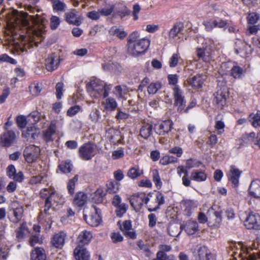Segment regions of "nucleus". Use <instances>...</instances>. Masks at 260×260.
I'll use <instances>...</instances> for the list:
<instances>
[{
    "label": "nucleus",
    "instance_id": "39448f33",
    "mask_svg": "<svg viewBox=\"0 0 260 260\" xmlns=\"http://www.w3.org/2000/svg\"><path fill=\"white\" fill-rule=\"evenodd\" d=\"M97 151L96 145L92 142H88L79 147L78 154L82 160H89L96 155Z\"/></svg>",
    "mask_w": 260,
    "mask_h": 260
},
{
    "label": "nucleus",
    "instance_id": "0eeeda50",
    "mask_svg": "<svg viewBox=\"0 0 260 260\" xmlns=\"http://www.w3.org/2000/svg\"><path fill=\"white\" fill-rule=\"evenodd\" d=\"M40 148L34 145L27 146L23 152L25 160L28 163H32L36 161L40 155Z\"/></svg>",
    "mask_w": 260,
    "mask_h": 260
},
{
    "label": "nucleus",
    "instance_id": "4468645a",
    "mask_svg": "<svg viewBox=\"0 0 260 260\" xmlns=\"http://www.w3.org/2000/svg\"><path fill=\"white\" fill-rule=\"evenodd\" d=\"M16 134L12 130H6L1 136L0 145L3 147L10 146L16 139Z\"/></svg>",
    "mask_w": 260,
    "mask_h": 260
},
{
    "label": "nucleus",
    "instance_id": "423d86ee",
    "mask_svg": "<svg viewBox=\"0 0 260 260\" xmlns=\"http://www.w3.org/2000/svg\"><path fill=\"white\" fill-rule=\"evenodd\" d=\"M173 95L174 100V105L177 107V111L181 113L186 106V101L183 92L178 86H175L173 88Z\"/></svg>",
    "mask_w": 260,
    "mask_h": 260
},
{
    "label": "nucleus",
    "instance_id": "412c9836",
    "mask_svg": "<svg viewBox=\"0 0 260 260\" xmlns=\"http://www.w3.org/2000/svg\"><path fill=\"white\" fill-rule=\"evenodd\" d=\"M7 175L9 178L18 182H20L23 180L22 172H19L17 173L15 168L13 165H10L7 168Z\"/></svg>",
    "mask_w": 260,
    "mask_h": 260
},
{
    "label": "nucleus",
    "instance_id": "603ef678",
    "mask_svg": "<svg viewBox=\"0 0 260 260\" xmlns=\"http://www.w3.org/2000/svg\"><path fill=\"white\" fill-rule=\"evenodd\" d=\"M66 6V4L59 0H57L52 3L53 8L56 11H64Z\"/></svg>",
    "mask_w": 260,
    "mask_h": 260
},
{
    "label": "nucleus",
    "instance_id": "bb28decb",
    "mask_svg": "<svg viewBox=\"0 0 260 260\" xmlns=\"http://www.w3.org/2000/svg\"><path fill=\"white\" fill-rule=\"evenodd\" d=\"M199 260H214V256L206 246H202L198 249Z\"/></svg>",
    "mask_w": 260,
    "mask_h": 260
},
{
    "label": "nucleus",
    "instance_id": "052dcab7",
    "mask_svg": "<svg viewBox=\"0 0 260 260\" xmlns=\"http://www.w3.org/2000/svg\"><path fill=\"white\" fill-rule=\"evenodd\" d=\"M100 116V111L96 109L92 111L89 114L90 119L94 123L96 122L99 120Z\"/></svg>",
    "mask_w": 260,
    "mask_h": 260
},
{
    "label": "nucleus",
    "instance_id": "a19ab883",
    "mask_svg": "<svg viewBox=\"0 0 260 260\" xmlns=\"http://www.w3.org/2000/svg\"><path fill=\"white\" fill-rule=\"evenodd\" d=\"M58 168L62 173H69L72 170L73 166L70 160H66L62 161L58 166Z\"/></svg>",
    "mask_w": 260,
    "mask_h": 260
},
{
    "label": "nucleus",
    "instance_id": "72a5a7b5",
    "mask_svg": "<svg viewBox=\"0 0 260 260\" xmlns=\"http://www.w3.org/2000/svg\"><path fill=\"white\" fill-rule=\"evenodd\" d=\"M30 258L31 260H46L45 250L42 248H36L32 251Z\"/></svg>",
    "mask_w": 260,
    "mask_h": 260
},
{
    "label": "nucleus",
    "instance_id": "6e6552de",
    "mask_svg": "<svg viewBox=\"0 0 260 260\" xmlns=\"http://www.w3.org/2000/svg\"><path fill=\"white\" fill-rule=\"evenodd\" d=\"M93 211L91 214H87L88 211H84L83 217L86 222L92 226H97L100 223L101 217L100 216L101 211L96 209L95 206H93Z\"/></svg>",
    "mask_w": 260,
    "mask_h": 260
},
{
    "label": "nucleus",
    "instance_id": "7ed1b4c3",
    "mask_svg": "<svg viewBox=\"0 0 260 260\" xmlns=\"http://www.w3.org/2000/svg\"><path fill=\"white\" fill-rule=\"evenodd\" d=\"M111 88L110 86H107L103 83L93 81L88 85L87 91L91 96L95 99L100 97L105 98L108 96Z\"/></svg>",
    "mask_w": 260,
    "mask_h": 260
},
{
    "label": "nucleus",
    "instance_id": "bf43d9fd",
    "mask_svg": "<svg viewBox=\"0 0 260 260\" xmlns=\"http://www.w3.org/2000/svg\"><path fill=\"white\" fill-rule=\"evenodd\" d=\"M63 88V84L61 82H58L56 84V95L57 99L60 100L62 95V91Z\"/></svg>",
    "mask_w": 260,
    "mask_h": 260
},
{
    "label": "nucleus",
    "instance_id": "473e14b6",
    "mask_svg": "<svg viewBox=\"0 0 260 260\" xmlns=\"http://www.w3.org/2000/svg\"><path fill=\"white\" fill-rule=\"evenodd\" d=\"M56 131V125L55 123H51L48 127L43 131V139L46 142L52 141V137L54 135Z\"/></svg>",
    "mask_w": 260,
    "mask_h": 260
},
{
    "label": "nucleus",
    "instance_id": "f3484780",
    "mask_svg": "<svg viewBox=\"0 0 260 260\" xmlns=\"http://www.w3.org/2000/svg\"><path fill=\"white\" fill-rule=\"evenodd\" d=\"M181 204L184 208V214L188 217L191 215L192 212L198 206L197 201L188 199L182 200L181 202Z\"/></svg>",
    "mask_w": 260,
    "mask_h": 260
},
{
    "label": "nucleus",
    "instance_id": "680f3d73",
    "mask_svg": "<svg viewBox=\"0 0 260 260\" xmlns=\"http://www.w3.org/2000/svg\"><path fill=\"white\" fill-rule=\"evenodd\" d=\"M16 122L19 127L24 128L26 125V118L24 116H19L17 117Z\"/></svg>",
    "mask_w": 260,
    "mask_h": 260
},
{
    "label": "nucleus",
    "instance_id": "f8f14e48",
    "mask_svg": "<svg viewBox=\"0 0 260 260\" xmlns=\"http://www.w3.org/2000/svg\"><path fill=\"white\" fill-rule=\"evenodd\" d=\"M55 195V192L54 189H49L44 188L40 191V196L42 198H46L45 208L44 212L46 214H48V211L51 207V202L54 200V198Z\"/></svg>",
    "mask_w": 260,
    "mask_h": 260
},
{
    "label": "nucleus",
    "instance_id": "2eb2a0df",
    "mask_svg": "<svg viewBox=\"0 0 260 260\" xmlns=\"http://www.w3.org/2000/svg\"><path fill=\"white\" fill-rule=\"evenodd\" d=\"M59 56L55 53L50 54L45 60L46 69L52 72L57 69L59 64Z\"/></svg>",
    "mask_w": 260,
    "mask_h": 260
},
{
    "label": "nucleus",
    "instance_id": "7c9ffc66",
    "mask_svg": "<svg viewBox=\"0 0 260 260\" xmlns=\"http://www.w3.org/2000/svg\"><path fill=\"white\" fill-rule=\"evenodd\" d=\"M120 230L125 233V235L127 237L132 238L135 239L136 238V233L131 231L132 230V223L130 220H125L123 222L122 226L120 227Z\"/></svg>",
    "mask_w": 260,
    "mask_h": 260
},
{
    "label": "nucleus",
    "instance_id": "09e8293b",
    "mask_svg": "<svg viewBox=\"0 0 260 260\" xmlns=\"http://www.w3.org/2000/svg\"><path fill=\"white\" fill-rule=\"evenodd\" d=\"M161 87V84L160 82H152L151 83L147 88V91L149 94H155Z\"/></svg>",
    "mask_w": 260,
    "mask_h": 260
},
{
    "label": "nucleus",
    "instance_id": "c9c22d12",
    "mask_svg": "<svg viewBox=\"0 0 260 260\" xmlns=\"http://www.w3.org/2000/svg\"><path fill=\"white\" fill-rule=\"evenodd\" d=\"M197 55L199 59L206 62H208L212 59L211 53L204 48H198Z\"/></svg>",
    "mask_w": 260,
    "mask_h": 260
},
{
    "label": "nucleus",
    "instance_id": "2f4dec72",
    "mask_svg": "<svg viewBox=\"0 0 260 260\" xmlns=\"http://www.w3.org/2000/svg\"><path fill=\"white\" fill-rule=\"evenodd\" d=\"M109 34L110 36H116L120 39H123L127 35L123 28L117 26L111 27L109 30Z\"/></svg>",
    "mask_w": 260,
    "mask_h": 260
},
{
    "label": "nucleus",
    "instance_id": "58836bf2",
    "mask_svg": "<svg viewBox=\"0 0 260 260\" xmlns=\"http://www.w3.org/2000/svg\"><path fill=\"white\" fill-rule=\"evenodd\" d=\"M106 186L107 191L110 193H116L119 188V183L115 180L108 181Z\"/></svg>",
    "mask_w": 260,
    "mask_h": 260
},
{
    "label": "nucleus",
    "instance_id": "4c0bfd02",
    "mask_svg": "<svg viewBox=\"0 0 260 260\" xmlns=\"http://www.w3.org/2000/svg\"><path fill=\"white\" fill-rule=\"evenodd\" d=\"M143 173V171L137 166L130 168L127 171V176L132 179H135L141 176Z\"/></svg>",
    "mask_w": 260,
    "mask_h": 260
},
{
    "label": "nucleus",
    "instance_id": "f03ea898",
    "mask_svg": "<svg viewBox=\"0 0 260 260\" xmlns=\"http://www.w3.org/2000/svg\"><path fill=\"white\" fill-rule=\"evenodd\" d=\"M138 38L139 34L136 31L132 32L127 38V52L134 56L145 52L150 45L149 39Z\"/></svg>",
    "mask_w": 260,
    "mask_h": 260
},
{
    "label": "nucleus",
    "instance_id": "e2e57ef3",
    "mask_svg": "<svg viewBox=\"0 0 260 260\" xmlns=\"http://www.w3.org/2000/svg\"><path fill=\"white\" fill-rule=\"evenodd\" d=\"M116 210V215L118 217H121L126 211V206L125 204H120L118 205Z\"/></svg>",
    "mask_w": 260,
    "mask_h": 260
},
{
    "label": "nucleus",
    "instance_id": "9d476101",
    "mask_svg": "<svg viewBox=\"0 0 260 260\" xmlns=\"http://www.w3.org/2000/svg\"><path fill=\"white\" fill-rule=\"evenodd\" d=\"M208 222L211 226L218 228L222 222L221 211L216 210L214 207H211L207 212Z\"/></svg>",
    "mask_w": 260,
    "mask_h": 260
},
{
    "label": "nucleus",
    "instance_id": "aec40b11",
    "mask_svg": "<svg viewBox=\"0 0 260 260\" xmlns=\"http://www.w3.org/2000/svg\"><path fill=\"white\" fill-rule=\"evenodd\" d=\"M183 29V25L182 24L180 23L175 24L169 31V39L174 40L175 41L178 40L182 37L181 32Z\"/></svg>",
    "mask_w": 260,
    "mask_h": 260
},
{
    "label": "nucleus",
    "instance_id": "b1692460",
    "mask_svg": "<svg viewBox=\"0 0 260 260\" xmlns=\"http://www.w3.org/2000/svg\"><path fill=\"white\" fill-rule=\"evenodd\" d=\"M65 19L70 24L79 26L81 23L80 18L77 17L76 12L74 10L66 12L65 13Z\"/></svg>",
    "mask_w": 260,
    "mask_h": 260
},
{
    "label": "nucleus",
    "instance_id": "4d7b16f0",
    "mask_svg": "<svg viewBox=\"0 0 260 260\" xmlns=\"http://www.w3.org/2000/svg\"><path fill=\"white\" fill-rule=\"evenodd\" d=\"M115 15L119 16L121 18L128 15L130 14V11L127 9L126 7H123L121 9L116 10L114 12Z\"/></svg>",
    "mask_w": 260,
    "mask_h": 260
},
{
    "label": "nucleus",
    "instance_id": "774afa93",
    "mask_svg": "<svg viewBox=\"0 0 260 260\" xmlns=\"http://www.w3.org/2000/svg\"><path fill=\"white\" fill-rule=\"evenodd\" d=\"M204 25L205 27L206 30L209 31L216 27V20L205 21L204 22Z\"/></svg>",
    "mask_w": 260,
    "mask_h": 260
},
{
    "label": "nucleus",
    "instance_id": "c85d7f7f",
    "mask_svg": "<svg viewBox=\"0 0 260 260\" xmlns=\"http://www.w3.org/2000/svg\"><path fill=\"white\" fill-rule=\"evenodd\" d=\"M241 172L235 167H232L229 176V180L234 185V187H237L239 184V179L241 175Z\"/></svg>",
    "mask_w": 260,
    "mask_h": 260
},
{
    "label": "nucleus",
    "instance_id": "c03bdc74",
    "mask_svg": "<svg viewBox=\"0 0 260 260\" xmlns=\"http://www.w3.org/2000/svg\"><path fill=\"white\" fill-rule=\"evenodd\" d=\"M249 120L254 127L260 126V111H257L256 113H251L249 115Z\"/></svg>",
    "mask_w": 260,
    "mask_h": 260
},
{
    "label": "nucleus",
    "instance_id": "a18cd8bd",
    "mask_svg": "<svg viewBox=\"0 0 260 260\" xmlns=\"http://www.w3.org/2000/svg\"><path fill=\"white\" fill-rule=\"evenodd\" d=\"M191 176L192 180L198 182L204 181L207 177L206 175L202 171H193Z\"/></svg>",
    "mask_w": 260,
    "mask_h": 260
},
{
    "label": "nucleus",
    "instance_id": "ea45409f",
    "mask_svg": "<svg viewBox=\"0 0 260 260\" xmlns=\"http://www.w3.org/2000/svg\"><path fill=\"white\" fill-rule=\"evenodd\" d=\"M152 125L148 123L144 124L140 129V136L144 139L148 138L152 134Z\"/></svg>",
    "mask_w": 260,
    "mask_h": 260
},
{
    "label": "nucleus",
    "instance_id": "3c124183",
    "mask_svg": "<svg viewBox=\"0 0 260 260\" xmlns=\"http://www.w3.org/2000/svg\"><path fill=\"white\" fill-rule=\"evenodd\" d=\"M243 73V69L239 66H234L231 70V74L234 78H240Z\"/></svg>",
    "mask_w": 260,
    "mask_h": 260
},
{
    "label": "nucleus",
    "instance_id": "5fc2aeb1",
    "mask_svg": "<svg viewBox=\"0 0 260 260\" xmlns=\"http://www.w3.org/2000/svg\"><path fill=\"white\" fill-rule=\"evenodd\" d=\"M244 252L243 253L240 252H235V255H234V258L237 259L236 255H238V256L239 258H241V260H244L245 258H246L247 260H253L254 257L252 256L251 255H248V252H247V250L245 248L244 250H243Z\"/></svg>",
    "mask_w": 260,
    "mask_h": 260
},
{
    "label": "nucleus",
    "instance_id": "1a4fd4ad",
    "mask_svg": "<svg viewBox=\"0 0 260 260\" xmlns=\"http://www.w3.org/2000/svg\"><path fill=\"white\" fill-rule=\"evenodd\" d=\"M244 225L247 229L260 230V215L253 212H249Z\"/></svg>",
    "mask_w": 260,
    "mask_h": 260
},
{
    "label": "nucleus",
    "instance_id": "f257e3e1",
    "mask_svg": "<svg viewBox=\"0 0 260 260\" xmlns=\"http://www.w3.org/2000/svg\"><path fill=\"white\" fill-rule=\"evenodd\" d=\"M8 30L12 35H17L18 31H21L18 39L20 43H14L11 49L13 53L20 54L33 47L38 46L39 40H43V33L47 22L43 17L36 15H29L26 12H18L16 10H8L5 15Z\"/></svg>",
    "mask_w": 260,
    "mask_h": 260
},
{
    "label": "nucleus",
    "instance_id": "a878e982",
    "mask_svg": "<svg viewBox=\"0 0 260 260\" xmlns=\"http://www.w3.org/2000/svg\"><path fill=\"white\" fill-rule=\"evenodd\" d=\"M250 196L255 198H260V180L256 179L251 182L249 188Z\"/></svg>",
    "mask_w": 260,
    "mask_h": 260
},
{
    "label": "nucleus",
    "instance_id": "cd10ccee",
    "mask_svg": "<svg viewBox=\"0 0 260 260\" xmlns=\"http://www.w3.org/2000/svg\"><path fill=\"white\" fill-rule=\"evenodd\" d=\"M87 194L83 192L80 191L76 194L73 203L74 206L80 207L83 206L87 203Z\"/></svg>",
    "mask_w": 260,
    "mask_h": 260
},
{
    "label": "nucleus",
    "instance_id": "8fccbe9b",
    "mask_svg": "<svg viewBox=\"0 0 260 260\" xmlns=\"http://www.w3.org/2000/svg\"><path fill=\"white\" fill-rule=\"evenodd\" d=\"M178 227L176 225L171 224L168 228V232L172 237H177L181 233Z\"/></svg>",
    "mask_w": 260,
    "mask_h": 260
},
{
    "label": "nucleus",
    "instance_id": "69168bd1",
    "mask_svg": "<svg viewBox=\"0 0 260 260\" xmlns=\"http://www.w3.org/2000/svg\"><path fill=\"white\" fill-rule=\"evenodd\" d=\"M0 61L9 62L13 64H15L17 63L15 59L10 57L6 54H2L0 56Z\"/></svg>",
    "mask_w": 260,
    "mask_h": 260
},
{
    "label": "nucleus",
    "instance_id": "0e129e2a",
    "mask_svg": "<svg viewBox=\"0 0 260 260\" xmlns=\"http://www.w3.org/2000/svg\"><path fill=\"white\" fill-rule=\"evenodd\" d=\"M259 15L255 13H250L247 17L248 23L253 24H255L259 19Z\"/></svg>",
    "mask_w": 260,
    "mask_h": 260
},
{
    "label": "nucleus",
    "instance_id": "37998d69",
    "mask_svg": "<svg viewBox=\"0 0 260 260\" xmlns=\"http://www.w3.org/2000/svg\"><path fill=\"white\" fill-rule=\"evenodd\" d=\"M27 228L25 222L21 224L20 227L16 230V237L18 241L22 240L25 236Z\"/></svg>",
    "mask_w": 260,
    "mask_h": 260
},
{
    "label": "nucleus",
    "instance_id": "338daca9",
    "mask_svg": "<svg viewBox=\"0 0 260 260\" xmlns=\"http://www.w3.org/2000/svg\"><path fill=\"white\" fill-rule=\"evenodd\" d=\"M111 238L113 243H118L123 240V237L119 233H112L111 234Z\"/></svg>",
    "mask_w": 260,
    "mask_h": 260
},
{
    "label": "nucleus",
    "instance_id": "393cba45",
    "mask_svg": "<svg viewBox=\"0 0 260 260\" xmlns=\"http://www.w3.org/2000/svg\"><path fill=\"white\" fill-rule=\"evenodd\" d=\"M92 238V233L90 231L84 230L78 236L77 242L78 245L84 246L88 244Z\"/></svg>",
    "mask_w": 260,
    "mask_h": 260
},
{
    "label": "nucleus",
    "instance_id": "4be33fe9",
    "mask_svg": "<svg viewBox=\"0 0 260 260\" xmlns=\"http://www.w3.org/2000/svg\"><path fill=\"white\" fill-rule=\"evenodd\" d=\"M173 125V122L172 120H164L159 124L157 133L159 135L164 136L171 132Z\"/></svg>",
    "mask_w": 260,
    "mask_h": 260
},
{
    "label": "nucleus",
    "instance_id": "79ce46f5",
    "mask_svg": "<svg viewBox=\"0 0 260 260\" xmlns=\"http://www.w3.org/2000/svg\"><path fill=\"white\" fill-rule=\"evenodd\" d=\"M23 213V208L22 206L17 207L13 210V214L14 215V218L12 219V222L14 223L18 222L22 217Z\"/></svg>",
    "mask_w": 260,
    "mask_h": 260
},
{
    "label": "nucleus",
    "instance_id": "f704fd0d",
    "mask_svg": "<svg viewBox=\"0 0 260 260\" xmlns=\"http://www.w3.org/2000/svg\"><path fill=\"white\" fill-rule=\"evenodd\" d=\"M106 193L104 189L102 188H99L91 194L92 201L96 204L101 203L103 201V198Z\"/></svg>",
    "mask_w": 260,
    "mask_h": 260
},
{
    "label": "nucleus",
    "instance_id": "49530a36",
    "mask_svg": "<svg viewBox=\"0 0 260 260\" xmlns=\"http://www.w3.org/2000/svg\"><path fill=\"white\" fill-rule=\"evenodd\" d=\"M177 161L178 159L176 157L173 156L166 155L160 159L159 162L162 165L165 166L170 164H174Z\"/></svg>",
    "mask_w": 260,
    "mask_h": 260
},
{
    "label": "nucleus",
    "instance_id": "9b49d317",
    "mask_svg": "<svg viewBox=\"0 0 260 260\" xmlns=\"http://www.w3.org/2000/svg\"><path fill=\"white\" fill-rule=\"evenodd\" d=\"M235 50L237 54H239L243 57L252 52L251 46L241 39H237L236 40L235 42Z\"/></svg>",
    "mask_w": 260,
    "mask_h": 260
},
{
    "label": "nucleus",
    "instance_id": "6ab92c4d",
    "mask_svg": "<svg viewBox=\"0 0 260 260\" xmlns=\"http://www.w3.org/2000/svg\"><path fill=\"white\" fill-rule=\"evenodd\" d=\"M74 255L76 260H89L90 254L83 246L77 245L74 250Z\"/></svg>",
    "mask_w": 260,
    "mask_h": 260
},
{
    "label": "nucleus",
    "instance_id": "ddd939ff",
    "mask_svg": "<svg viewBox=\"0 0 260 260\" xmlns=\"http://www.w3.org/2000/svg\"><path fill=\"white\" fill-rule=\"evenodd\" d=\"M146 193L138 192L130 198V203L135 210H140L145 203Z\"/></svg>",
    "mask_w": 260,
    "mask_h": 260
},
{
    "label": "nucleus",
    "instance_id": "864d4df0",
    "mask_svg": "<svg viewBox=\"0 0 260 260\" xmlns=\"http://www.w3.org/2000/svg\"><path fill=\"white\" fill-rule=\"evenodd\" d=\"M152 174L153 181L154 182L156 186L158 188H160L162 185V182L159 176L158 171L157 170H153Z\"/></svg>",
    "mask_w": 260,
    "mask_h": 260
},
{
    "label": "nucleus",
    "instance_id": "5701e85b",
    "mask_svg": "<svg viewBox=\"0 0 260 260\" xmlns=\"http://www.w3.org/2000/svg\"><path fill=\"white\" fill-rule=\"evenodd\" d=\"M213 102L218 108L222 109L226 104V95L221 90H218L214 94Z\"/></svg>",
    "mask_w": 260,
    "mask_h": 260
},
{
    "label": "nucleus",
    "instance_id": "a211bd4d",
    "mask_svg": "<svg viewBox=\"0 0 260 260\" xmlns=\"http://www.w3.org/2000/svg\"><path fill=\"white\" fill-rule=\"evenodd\" d=\"M67 234L65 232L61 231L55 234L51 239L52 246L56 248L61 249L63 246Z\"/></svg>",
    "mask_w": 260,
    "mask_h": 260
},
{
    "label": "nucleus",
    "instance_id": "13d9d810",
    "mask_svg": "<svg viewBox=\"0 0 260 260\" xmlns=\"http://www.w3.org/2000/svg\"><path fill=\"white\" fill-rule=\"evenodd\" d=\"M60 24V19L58 17L52 16L50 19V27L52 29H55Z\"/></svg>",
    "mask_w": 260,
    "mask_h": 260
},
{
    "label": "nucleus",
    "instance_id": "20e7f679",
    "mask_svg": "<svg viewBox=\"0 0 260 260\" xmlns=\"http://www.w3.org/2000/svg\"><path fill=\"white\" fill-rule=\"evenodd\" d=\"M165 203L164 196L159 191L146 194L145 205L150 211H155Z\"/></svg>",
    "mask_w": 260,
    "mask_h": 260
},
{
    "label": "nucleus",
    "instance_id": "de8ad7c7",
    "mask_svg": "<svg viewBox=\"0 0 260 260\" xmlns=\"http://www.w3.org/2000/svg\"><path fill=\"white\" fill-rule=\"evenodd\" d=\"M78 180V175H76L72 179H70L68 183L67 188L70 194H73L75 191L76 183Z\"/></svg>",
    "mask_w": 260,
    "mask_h": 260
},
{
    "label": "nucleus",
    "instance_id": "c756f323",
    "mask_svg": "<svg viewBox=\"0 0 260 260\" xmlns=\"http://www.w3.org/2000/svg\"><path fill=\"white\" fill-rule=\"evenodd\" d=\"M184 229L186 233L189 235L195 234L198 230V224L196 221H188L183 226H180V229Z\"/></svg>",
    "mask_w": 260,
    "mask_h": 260
},
{
    "label": "nucleus",
    "instance_id": "6e6d98bb",
    "mask_svg": "<svg viewBox=\"0 0 260 260\" xmlns=\"http://www.w3.org/2000/svg\"><path fill=\"white\" fill-rule=\"evenodd\" d=\"M114 5H112L109 7H107L101 9H100V12L101 15L104 16H108L110 15L113 12H114Z\"/></svg>",
    "mask_w": 260,
    "mask_h": 260
},
{
    "label": "nucleus",
    "instance_id": "dca6fc26",
    "mask_svg": "<svg viewBox=\"0 0 260 260\" xmlns=\"http://www.w3.org/2000/svg\"><path fill=\"white\" fill-rule=\"evenodd\" d=\"M206 79L205 75L197 74L193 77L188 78V83L194 89H199L202 87L203 83Z\"/></svg>",
    "mask_w": 260,
    "mask_h": 260
},
{
    "label": "nucleus",
    "instance_id": "e433bc0d",
    "mask_svg": "<svg viewBox=\"0 0 260 260\" xmlns=\"http://www.w3.org/2000/svg\"><path fill=\"white\" fill-rule=\"evenodd\" d=\"M104 108L107 110L114 111L117 107V103L116 100L112 98H108L103 102Z\"/></svg>",
    "mask_w": 260,
    "mask_h": 260
}]
</instances>
